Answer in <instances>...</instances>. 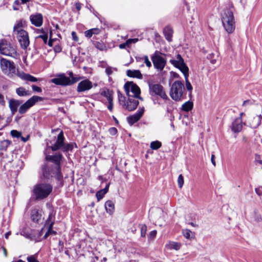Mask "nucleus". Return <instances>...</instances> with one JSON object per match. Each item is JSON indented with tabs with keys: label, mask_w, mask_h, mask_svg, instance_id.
Returning <instances> with one entry per match:
<instances>
[{
	"label": "nucleus",
	"mask_w": 262,
	"mask_h": 262,
	"mask_svg": "<svg viewBox=\"0 0 262 262\" xmlns=\"http://www.w3.org/2000/svg\"><path fill=\"white\" fill-rule=\"evenodd\" d=\"M62 158L61 154H56L54 155H46V159L47 161L54 163L55 165L52 168H45L43 170V175L47 179L50 177H55L58 181L62 180V176L60 171V162Z\"/></svg>",
	"instance_id": "nucleus-1"
},
{
	"label": "nucleus",
	"mask_w": 262,
	"mask_h": 262,
	"mask_svg": "<svg viewBox=\"0 0 262 262\" xmlns=\"http://www.w3.org/2000/svg\"><path fill=\"white\" fill-rule=\"evenodd\" d=\"M222 22L226 31L232 33L235 28V23L233 11L231 9H226L222 15Z\"/></svg>",
	"instance_id": "nucleus-2"
},
{
	"label": "nucleus",
	"mask_w": 262,
	"mask_h": 262,
	"mask_svg": "<svg viewBox=\"0 0 262 262\" xmlns=\"http://www.w3.org/2000/svg\"><path fill=\"white\" fill-rule=\"evenodd\" d=\"M52 186L48 183H39L33 189L35 200H40L47 198L52 191Z\"/></svg>",
	"instance_id": "nucleus-3"
},
{
	"label": "nucleus",
	"mask_w": 262,
	"mask_h": 262,
	"mask_svg": "<svg viewBox=\"0 0 262 262\" xmlns=\"http://www.w3.org/2000/svg\"><path fill=\"white\" fill-rule=\"evenodd\" d=\"M147 83L149 87V93L151 96H158L164 100L168 99L164 89L161 84L156 83L152 80H148Z\"/></svg>",
	"instance_id": "nucleus-4"
},
{
	"label": "nucleus",
	"mask_w": 262,
	"mask_h": 262,
	"mask_svg": "<svg viewBox=\"0 0 262 262\" xmlns=\"http://www.w3.org/2000/svg\"><path fill=\"white\" fill-rule=\"evenodd\" d=\"M185 87L183 83L179 80L174 81L170 88V96L171 98L179 101L184 99Z\"/></svg>",
	"instance_id": "nucleus-5"
},
{
	"label": "nucleus",
	"mask_w": 262,
	"mask_h": 262,
	"mask_svg": "<svg viewBox=\"0 0 262 262\" xmlns=\"http://www.w3.org/2000/svg\"><path fill=\"white\" fill-rule=\"evenodd\" d=\"M124 91L128 97H134L143 100L140 96L141 91L139 87L133 82L127 81L124 85Z\"/></svg>",
	"instance_id": "nucleus-6"
},
{
	"label": "nucleus",
	"mask_w": 262,
	"mask_h": 262,
	"mask_svg": "<svg viewBox=\"0 0 262 262\" xmlns=\"http://www.w3.org/2000/svg\"><path fill=\"white\" fill-rule=\"evenodd\" d=\"M0 52L2 54L15 57L17 55L16 50L5 39L0 40Z\"/></svg>",
	"instance_id": "nucleus-7"
},
{
	"label": "nucleus",
	"mask_w": 262,
	"mask_h": 262,
	"mask_svg": "<svg viewBox=\"0 0 262 262\" xmlns=\"http://www.w3.org/2000/svg\"><path fill=\"white\" fill-rule=\"evenodd\" d=\"M14 33L16 35L21 47L24 50L26 49L30 44L28 32L25 30H21Z\"/></svg>",
	"instance_id": "nucleus-8"
},
{
	"label": "nucleus",
	"mask_w": 262,
	"mask_h": 262,
	"mask_svg": "<svg viewBox=\"0 0 262 262\" xmlns=\"http://www.w3.org/2000/svg\"><path fill=\"white\" fill-rule=\"evenodd\" d=\"M169 62L176 68L179 69L183 74L189 72V69L181 55L178 54L176 59H170Z\"/></svg>",
	"instance_id": "nucleus-9"
},
{
	"label": "nucleus",
	"mask_w": 262,
	"mask_h": 262,
	"mask_svg": "<svg viewBox=\"0 0 262 262\" xmlns=\"http://www.w3.org/2000/svg\"><path fill=\"white\" fill-rule=\"evenodd\" d=\"M42 100L43 98L41 97L33 96L20 106L18 110L19 113L20 114H25L28 110L33 106L36 102L38 101H42Z\"/></svg>",
	"instance_id": "nucleus-10"
},
{
	"label": "nucleus",
	"mask_w": 262,
	"mask_h": 262,
	"mask_svg": "<svg viewBox=\"0 0 262 262\" xmlns=\"http://www.w3.org/2000/svg\"><path fill=\"white\" fill-rule=\"evenodd\" d=\"M51 81L55 84L66 86L71 85L76 83L77 82V79H74L71 80L70 78L66 76L64 74H62L57 78L52 79Z\"/></svg>",
	"instance_id": "nucleus-11"
},
{
	"label": "nucleus",
	"mask_w": 262,
	"mask_h": 262,
	"mask_svg": "<svg viewBox=\"0 0 262 262\" xmlns=\"http://www.w3.org/2000/svg\"><path fill=\"white\" fill-rule=\"evenodd\" d=\"M151 60L155 68L161 71L164 69L166 63V60L157 51L151 56Z\"/></svg>",
	"instance_id": "nucleus-12"
},
{
	"label": "nucleus",
	"mask_w": 262,
	"mask_h": 262,
	"mask_svg": "<svg viewBox=\"0 0 262 262\" xmlns=\"http://www.w3.org/2000/svg\"><path fill=\"white\" fill-rule=\"evenodd\" d=\"M0 64L2 70L5 73L8 72L14 73L15 72V67L13 62H11L4 58H1L0 59Z\"/></svg>",
	"instance_id": "nucleus-13"
},
{
	"label": "nucleus",
	"mask_w": 262,
	"mask_h": 262,
	"mask_svg": "<svg viewBox=\"0 0 262 262\" xmlns=\"http://www.w3.org/2000/svg\"><path fill=\"white\" fill-rule=\"evenodd\" d=\"M64 141V137L62 131H61L57 136V140L55 143L52 146H48V148H51L52 151H57L59 149H61L63 146Z\"/></svg>",
	"instance_id": "nucleus-14"
},
{
	"label": "nucleus",
	"mask_w": 262,
	"mask_h": 262,
	"mask_svg": "<svg viewBox=\"0 0 262 262\" xmlns=\"http://www.w3.org/2000/svg\"><path fill=\"white\" fill-rule=\"evenodd\" d=\"M92 87V82L89 79H85L78 84L77 91L79 93L83 92L90 90Z\"/></svg>",
	"instance_id": "nucleus-15"
},
{
	"label": "nucleus",
	"mask_w": 262,
	"mask_h": 262,
	"mask_svg": "<svg viewBox=\"0 0 262 262\" xmlns=\"http://www.w3.org/2000/svg\"><path fill=\"white\" fill-rule=\"evenodd\" d=\"M30 20L32 25L39 27L42 25L43 16L40 13L32 14L30 16Z\"/></svg>",
	"instance_id": "nucleus-16"
},
{
	"label": "nucleus",
	"mask_w": 262,
	"mask_h": 262,
	"mask_svg": "<svg viewBox=\"0 0 262 262\" xmlns=\"http://www.w3.org/2000/svg\"><path fill=\"white\" fill-rule=\"evenodd\" d=\"M138 104L139 101L137 100V98H134V97H128L126 105L124 107L128 111H132L135 110Z\"/></svg>",
	"instance_id": "nucleus-17"
},
{
	"label": "nucleus",
	"mask_w": 262,
	"mask_h": 262,
	"mask_svg": "<svg viewBox=\"0 0 262 262\" xmlns=\"http://www.w3.org/2000/svg\"><path fill=\"white\" fill-rule=\"evenodd\" d=\"M144 113V108H142L137 113L130 116L127 118V121L130 125L137 122L142 116Z\"/></svg>",
	"instance_id": "nucleus-18"
},
{
	"label": "nucleus",
	"mask_w": 262,
	"mask_h": 262,
	"mask_svg": "<svg viewBox=\"0 0 262 262\" xmlns=\"http://www.w3.org/2000/svg\"><path fill=\"white\" fill-rule=\"evenodd\" d=\"M242 118L239 117L234 120L232 123V130L234 133H238L242 129Z\"/></svg>",
	"instance_id": "nucleus-19"
},
{
	"label": "nucleus",
	"mask_w": 262,
	"mask_h": 262,
	"mask_svg": "<svg viewBox=\"0 0 262 262\" xmlns=\"http://www.w3.org/2000/svg\"><path fill=\"white\" fill-rule=\"evenodd\" d=\"M27 21L24 19H20L18 21L16 25L13 27L14 33L17 32L18 31L24 30V28L26 27L27 25Z\"/></svg>",
	"instance_id": "nucleus-20"
},
{
	"label": "nucleus",
	"mask_w": 262,
	"mask_h": 262,
	"mask_svg": "<svg viewBox=\"0 0 262 262\" xmlns=\"http://www.w3.org/2000/svg\"><path fill=\"white\" fill-rule=\"evenodd\" d=\"M18 76L21 79L26 81L34 82H37L38 80V79L36 77L24 72L19 73Z\"/></svg>",
	"instance_id": "nucleus-21"
},
{
	"label": "nucleus",
	"mask_w": 262,
	"mask_h": 262,
	"mask_svg": "<svg viewBox=\"0 0 262 262\" xmlns=\"http://www.w3.org/2000/svg\"><path fill=\"white\" fill-rule=\"evenodd\" d=\"M20 104L21 102L19 100L11 99L9 101V107L13 114L16 112L17 108Z\"/></svg>",
	"instance_id": "nucleus-22"
},
{
	"label": "nucleus",
	"mask_w": 262,
	"mask_h": 262,
	"mask_svg": "<svg viewBox=\"0 0 262 262\" xmlns=\"http://www.w3.org/2000/svg\"><path fill=\"white\" fill-rule=\"evenodd\" d=\"M262 116L261 115H256L250 120V125L253 128H256L261 123Z\"/></svg>",
	"instance_id": "nucleus-23"
},
{
	"label": "nucleus",
	"mask_w": 262,
	"mask_h": 262,
	"mask_svg": "<svg viewBox=\"0 0 262 262\" xmlns=\"http://www.w3.org/2000/svg\"><path fill=\"white\" fill-rule=\"evenodd\" d=\"M127 75L130 77L137 78L142 79L143 76L139 70H131L127 71Z\"/></svg>",
	"instance_id": "nucleus-24"
},
{
	"label": "nucleus",
	"mask_w": 262,
	"mask_h": 262,
	"mask_svg": "<svg viewBox=\"0 0 262 262\" xmlns=\"http://www.w3.org/2000/svg\"><path fill=\"white\" fill-rule=\"evenodd\" d=\"M16 94L20 97L24 96H30L31 94V93L30 91L27 90L24 87H19L16 89Z\"/></svg>",
	"instance_id": "nucleus-25"
},
{
	"label": "nucleus",
	"mask_w": 262,
	"mask_h": 262,
	"mask_svg": "<svg viewBox=\"0 0 262 262\" xmlns=\"http://www.w3.org/2000/svg\"><path fill=\"white\" fill-rule=\"evenodd\" d=\"M163 33L166 39L168 41H171L172 40V36L173 33V31L172 29L169 27H166L163 29Z\"/></svg>",
	"instance_id": "nucleus-26"
},
{
	"label": "nucleus",
	"mask_w": 262,
	"mask_h": 262,
	"mask_svg": "<svg viewBox=\"0 0 262 262\" xmlns=\"http://www.w3.org/2000/svg\"><path fill=\"white\" fill-rule=\"evenodd\" d=\"M109 186H110V183L107 184L104 189H102L98 191L96 193V195L97 200L98 201H99L101 199H102L103 198L105 194H106L107 192V191L108 190Z\"/></svg>",
	"instance_id": "nucleus-27"
},
{
	"label": "nucleus",
	"mask_w": 262,
	"mask_h": 262,
	"mask_svg": "<svg viewBox=\"0 0 262 262\" xmlns=\"http://www.w3.org/2000/svg\"><path fill=\"white\" fill-rule=\"evenodd\" d=\"M54 219H55V214L53 212V211H51L49 214L48 218L47 219L45 226V227H49L52 223V225L53 226L54 224Z\"/></svg>",
	"instance_id": "nucleus-28"
},
{
	"label": "nucleus",
	"mask_w": 262,
	"mask_h": 262,
	"mask_svg": "<svg viewBox=\"0 0 262 262\" xmlns=\"http://www.w3.org/2000/svg\"><path fill=\"white\" fill-rule=\"evenodd\" d=\"M31 219L35 223H38L41 219V215L37 210H33L31 212Z\"/></svg>",
	"instance_id": "nucleus-29"
},
{
	"label": "nucleus",
	"mask_w": 262,
	"mask_h": 262,
	"mask_svg": "<svg viewBox=\"0 0 262 262\" xmlns=\"http://www.w3.org/2000/svg\"><path fill=\"white\" fill-rule=\"evenodd\" d=\"M166 246L169 249H174L176 250H178L180 249L181 244L179 243L170 242L168 244L166 245Z\"/></svg>",
	"instance_id": "nucleus-30"
},
{
	"label": "nucleus",
	"mask_w": 262,
	"mask_h": 262,
	"mask_svg": "<svg viewBox=\"0 0 262 262\" xmlns=\"http://www.w3.org/2000/svg\"><path fill=\"white\" fill-rule=\"evenodd\" d=\"M105 208L107 212L111 214L114 209V204L112 201H107L105 203Z\"/></svg>",
	"instance_id": "nucleus-31"
},
{
	"label": "nucleus",
	"mask_w": 262,
	"mask_h": 262,
	"mask_svg": "<svg viewBox=\"0 0 262 262\" xmlns=\"http://www.w3.org/2000/svg\"><path fill=\"white\" fill-rule=\"evenodd\" d=\"M193 106V102L190 101H188L182 105V110L185 112H189L192 109Z\"/></svg>",
	"instance_id": "nucleus-32"
},
{
	"label": "nucleus",
	"mask_w": 262,
	"mask_h": 262,
	"mask_svg": "<svg viewBox=\"0 0 262 262\" xmlns=\"http://www.w3.org/2000/svg\"><path fill=\"white\" fill-rule=\"evenodd\" d=\"M77 147V145L75 143H65L64 142L63 146L61 149V150L63 152H67L69 151H72L73 149L74 146Z\"/></svg>",
	"instance_id": "nucleus-33"
},
{
	"label": "nucleus",
	"mask_w": 262,
	"mask_h": 262,
	"mask_svg": "<svg viewBox=\"0 0 262 262\" xmlns=\"http://www.w3.org/2000/svg\"><path fill=\"white\" fill-rule=\"evenodd\" d=\"M93 44L95 48L100 51L106 50L105 45L102 41H93Z\"/></svg>",
	"instance_id": "nucleus-34"
},
{
	"label": "nucleus",
	"mask_w": 262,
	"mask_h": 262,
	"mask_svg": "<svg viewBox=\"0 0 262 262\" xmlns=\"http://www.w3.org/2000/svg\"><path fill=\"white\" fill-rule=\"evenodd\" d=\"M101 95L106 97L108 100L113 101V92L109 90H105L102 92Z\"/></svg>",
	"instance_id": "nucleus-35"
},
{
	"label": "nucleus",
	"mask_w": 262,
	"mask_h": 262,
	"mask_svg": "<svg viewBox=\"0 0 262 262\" xmlns=\"http://www.w3.org/2000/svg\"><path fill=\"white\" fill-rule=\"evenodd\" d=\"M185 81H186V86L187 90L190 92L189 95L190 96L191 95V91L192 90V86L190 83V82L188 81V72L187 73H185L184 74Z\"/></svg>",
	"instance_id": "nucleus-36"
},
{
	"label": "nucleus",
	"mask_w": 262,
	"mask_h": 262,
	"mask_svg": "<svg viewBox=\"0 0 262 262\" xmlns=\"http://www.w3.org/2000/svg\"><path fill=\"white\" fill-rule=\"evenodd\" d=\"M11 141L8 140H5L2 141L0 144V150H5L7 149V147L11 144Z\"/></svg>",
	"instance_id": "nucleus-37"
},
{
	"label": "nucleus",
	"mask_w": 262,
	"mask_h": 262,
	"mask_svg": "<svg viewBox=\"0 0 262 262\" xmlns=\"http://www.w3.org/2000/svg\"><path fill=\"white\" fill-rule=\"evenodd\" d=\"M118 96L120 104L122 105L123 106H125V105H126V101H125V97L120 92V91L118 92Z\"/></svg>",
	"instance_id": "nucleus-38"
},
{
	"label": "nucleus",
	"mask_w": 262,
	"mask_h": 262,
	"mask_svg": "<svg viewBox=\"0 0 262 262\" xmlns=\"http://www.w3.org/2000/svg\"><path fill=\"white\" fill-rule=\"evenodd\" d=\"M48 228V231L46 233L45 235H44V237L46 238L50 234H56V232L53 230V226L52 225V223L49 227H47Z\"/></svg>",
	"instance_id": "nucleus-39"
},
{
	"label": "nucleus",
	"mask_w": 262,
	"mask_h": 262,
	"mask_svg": "<svg viewBox=\"0 0 262 262\" xmlns=\"http://www.w3.org/2000/svg\"><path fill=\"white\" fill-rule=\"evenodd\" d=\"M161 143L158 141H153L150 143V148L154 150H157L161 147Z\"/></svg>",
	"instance_id": "nucleus-40"
},
{
	"label": "nucleus",
	"mask_w": 262,
	"mask_h": 262,
	"mask_svg": "<svg viewBox=\"0 0 262 262\" xmlns=\"http://www.w3.org/2000/svg\"><path fill=\"white\" fill-rule=\"evenodd\" d=\"M182 233L183 236L187 239L191 238V234L192 232L189 229H185L182 231Z\"/></svg>",
	"instance_id": "nucleus-41"
},
{
	"label": "nucleus",
	"mask_w": 262,
	"mask_h": 262,
	"mask_svg": "<svg viewBox=\"0 0 262 262\" xmlns=\"http://www.w3.org/2000/svg\"><path fill=\"white\" fill-rule=\"evenodd\" d=\"M140 230H141V236L142 237H145L147 231V227L145 225H140Z\"/></svg>",
	"instance_id": "nucleus-42"
},
{
	"label": "nucleus",
	"mask_w": 262,
	"mask_h": 262,
	"mask_svg": "<svg viewBox=\"0 0 262 262\" xmlns=\"http://www.w3.org/2000/svg\"><path fill=\"white\" fill-rule=\"evenodd\" d=\"M94 31H97V29H90V30L86 31L84 32L85 36L88 38L91 37L93 34L97 33H94Z\"/></svg>",
	"instance_id": "nucleus-43"
},
{
	"label": "nucleus",
	"mask_w": 262,
	"mask_h": 262,
	"mask_svg": "<svg viewBox=\"0 0 262 262\" xmlns=\"http://www.w3.org/2000/svg\"><path fill=\"white\" fill-rule=\"evenodd\" d=\"M184 182V177L182 174H181L179 176L178 178V184L179 188H181L183 187Z\"/></svg>",
	"instance_id": "nucleus-44"
},
{
	"label": "nucleus",
	"mask_w": 262,
	"mask_h": 262,
	"mask_svg": "<svg viewBox=\"0 0 262 262\" xmlns=\"http://www.w3.org/2000/svg\"><path fill=\"white\" fill-rule=\"evenodd\" d=\"M11 135L13 137L18 138L21 137V133L16 130H12L11 131Z\"/></svg>",
	"instance_id": "nucleus-45"
},
{
	"label": "nucleus",
	"mask_w": 262,
	"mask_h": 262,
	"mask_svg": "<svg viewBox=\"0 0 262 262\" xmlns=\"http://www.w3.org/2000/svg\"><path fill=\"white\" fill-rule=\"evenodd\" d=\"M20 5V0H15L13 4V9L14 10H18L19 9V6Z\"/></svg>",
	"instance_id": "nucleus-46"
},
{
	"label": "nucleus",
	"mask_w": 262,
	"mask_h": 262,
	"mask_svg": "<svg viewBox=\"0 0 262 262\" xmlns=\"http://www.w3.org/2000/svg\"><path fill=\"white\" fill-rule=\"evenodd\" d=\"M144 63L148 68H150L151 66V62L149 61L148 57L147 55L144 56Z\"/></svg>",
	"instance_id": "nucleus-47"
},
{
	"label": "nucleus",
	"mask_w": 262,
	"mask_h": 262,
	"mask_svg": "<svg viewBox=\"0 0 262 262\" xmlns=\"http://www.w3.org/2000/svg\"><path fill=\"white\" fill-rule=\"evenodd\" d=\"M27 260L28 262H39L35 257V255H31L27 257Z\"/></svg>",
	"instance_id": "nucleus-48"
},
{
	"label": "nucleus",
	"mask_w": 262,
	"mask_h": 262,
	"mask_svg": "<svg viewBox=\"0 0 262 262\" xmlns=\"http://www.w3.org/2000/svg\"><path fill=\"white\" fill-rule=\"evenodd\" d=\"M108 132L110 135L114 136L117 134V129L115 127H111L108 130Z\"/></svg>",
	"instance_id": "nucleus-49"
},
{
	"label": "nucleus",
	"mask_w": 262,
	"mask_h": 262,
	"mask_svg": "<svg viewBox=\"0 0 262 262\" xmlns=\"http://www.w3.org/2000/svg\"><path fill=\"white\" fill-rule=\"evenodd\" d=\"M37 38H40L42 39L43 42L45 43H47L48 40V35L47 34L45 35H39Z\"/></svg>",
	"instance_id": "nucleus-50"
},
{
	"label": "nucleus",
	"mask_w": 262,
	"mask_h": 262,
	"mask_svg": "<svg viewBox=\"0 0 262 262\" xmlns=\"http://www.w3.org/2000/svg\"><path fill=\"white\" fill-rule=\"evenodd\" d=\"M62 48L59 45H55L54 50L56 53H59L61 51Z\"/></svg>",
	"instance_id": "nucleus-51"
},
{
	"label": "nucleus",
	"mask_w": 262,
	"mask_h": 262,
	"mask_svg": "<svg viewBox=\"0 0 262 262\" xmlns=\"http://www.w3.org/2000/svg\"><path fill=\"white\" fill-rule=\"evenodd\" d=\"M32 88L34 91L37 92L38 93H41L42 92V90L40 87H38L35 85H32Z\"/></svg>",
	"instance_id": "nucleus-52"
},
{
	"label": "nucleus",
	"mask_w": 262,
	"mask_h": 262,
	"mask_svg": "<svg viewBox=\"0 0 262 262\" xmlns=\"http://www.w3.org/2000/svg\"><path fill=\"white\" fill-rule=\"evenodd\" d=\"M138 41V38H133V39H129L126 40V44H128V46L132 43H136Z\"/></svg>",
	"instance_id": "nucleus-53"
},
{
	"label": "nucleus",
	"mask_w": 262,
	"mask_h": 262,
	"mask_svg": "<svg viewBox=\"0 0 262 262\" xmlns=\"http://www.w3.org/2000/svg\"><path fill=\"white\" fill-rule=\"evenodd\" d=\"M255 191L258 195H262V187L255 188Z\"/></svg>",
	"instance_id": "nucleus-54"
},
{
	"label": "nucleus",
	"mask_w": 262,
	"mask_h": 262,
	"mask_svg": "<svg viewBox=\"0 0 262 262\" xmlns=\"http://www.w3.org/2000/svg\"><path fill=\"white\" fill-rule=\"evenodd\" d=\"M255 162L258 163L259 164L262 165V160H260V156L258 155H255Z\"/></svg>",
	"instance_id": "nucleus-55"
},
{
	"label": "nucleus",
	"mask_w": 262,
	"mask_h": 262,
	"mask_svg": "<svg viewBox=\"0 0 262 262\" xmlns=\"http://www.w3.org/2000/svg\"><path fill=\"white\" fill-rule=\"evenodd\" d=\"M72 36L73 39L75 41H77L78 40V37L77 34L75 32L73 31L72 32Z\"/></svg>",
	"instance_id": "nucleus-56"
},
{
	"label": "nucleus",
	"mask_w": 262,
	"mask_h": 262,
	"mask_svg": "<svg viewBox=\"0 0 262 262\" xmlns=\"http://www.w3.org/2000/svg\"><path fill=\"white\" fill-rule=\"evenodd\" d=\"M5 101L4 100V96L0 94V105L3 106L5 105Z\"/></svg>",
	"instance_id": "nucleus-57"
},
{
	"label": "nucleus",
	"mask_w": 262,
	"mask_h": 262,
	"mask_svg": "<svg viewBox=\"0 0 262 262\" xmlns=\"http://www.w3.org/2000/svg\"><path fill=\"white\" fill-rule=\"evenodd\" d=\"M108 102V105L107 106V108L111 112L112 111L113 108V101H109Z\"/></svg>",
	"instance_id": "nucleus-58"
},
{
	"label": "nucleus",
	"mask_w": 262,
	"mask_h": 262,
	"mask_svg": "<svg viewBox=\"0 0 262 262\" xmlns=\"http://www.w3.org/2000/svg\"><path fill=\"white\" fill-rule=\"evenodd\" d=\"M69 78H71V79H70L71 80H73L74 79H77V81H78L79 80H80V78H78V77H74V75H73V72H71L69 73Z\"/></svg>",
	"instance_id": "nucleus-59"
},
{
	"label": "nucleus",
	"mask_w": 262,
	"mask_h": 262,
	"mask_svg": "<svg viewBox=\"0 0 262 262\" xmlns=\"http://www.w3.org/2000/svg\"><path fill=\"white\" fill-rule=\"evenodd\" d=\"M105 72L107 75H110L112 74L113 71L111 67H108L105 69Z\"/></svg>",
	"instance_id": "nucleus-60"
},
{
	"label": "nucleus",
	"mask_w": 262,
	"mask_h": 262,
	"mask_svg": "<svg viewBox=\"0 0 262 262\" xmlns=\"http://www.w3.org/2000/svg\"><path fill=\"white\" fill-rule=\"evenodd\" d=\"M128 44H126V41L125 42V43H121L120 45H119V48L120 49H125L126 48V46H128Z\"/></svg>",
	"instance_id": "nucleus-61"
},
{
	"label": "nucleus",
	"mask_w": 262,
	"mask_h": 262,
	"mask_svg": "<svg viewBox=\"0 0 262 262\" xmlns=\"http://www.w3.org/2000/svg\"><path fill=\"white\" fill-rule=\"evenodd\" d=\"M75 7H76V9L77 10V11H79L81 8V4L79 3H76L75 4Z\"/></svg>",
	"instance_id": "nucleus-62"
},
{
	"label": "nucleus",
	"mask_w": 262,
	"mask_h": 262,
	"mask_svg": "<svg viewBox=\"0 0 262 262\" xmlns=\"http://www.w3.org/2000/svg\"><path fill=\"white\" fill-rule=\"evenodd\" d=\"M157 231L156 230H153L150 232V236L151 237H155L156 235Z\"/></svg>",
	"instance_id": "nucleus-63"
},
{
	"label": "nucleus",
	"mask_w": 262,
	"mask_h": 262,
	"mask_svg": "<svg viewBox=\"0 0 262 262\" xmlns=\"http://www.w3.org/2000/svg\"><path fill=\"white\" fill-rule=\"evenodd\" d=\"M214 159H215V156L214 155H212L211 158V162H212V164L215 166V162Z\"/></svg>",
	"instance_id": "nucleus-64"
}]
</instances>
